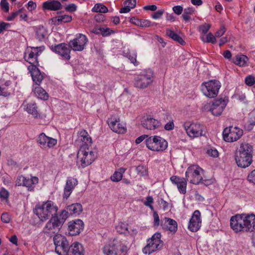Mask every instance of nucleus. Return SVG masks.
<instances>
[{
  "label": "nucleus",
  "mask_w": 255,
  "mask_h": 255,
  "mask_svg": "<svg viewBox=\"0 0 255 255\" xmlns=\"http://www.w3.org/2000/svg\"><path fill=\"white\" fill-rule=\"evenodd\" d=\"M230 226L236 233L253 232L255 231V215H236L231 217Z\"/></svg>",
  "instance_id": "1"
},
{
  "label": "nucleus",
  "mask_w": 255,
  "mask_h": 255,
  "mask_svg": "<svg viewBox=\"0 0 255 255\" xmlns=\"http://www.w3.org/2000/svg\"><path fill=\"white\" fill-rule=\"evenodd\" d=\"M236 162L238 166L246 168L253 161V147L249 143H242L236 153Z\"/></svg>",
  "instance_id": "2"
},
{
  "label": "nucleus",
  "mask_w": 255,
  "mask_h": 255,
  "mask_svg": "<svg viewBox=\"0 0 255 255\" xmlns=\"http://www.w3.org/2000/svg\"><path fill=\"white\" fill-rule=\"evenodd\" d=\"M58 208L51 201H48L42 205H36L33 210L34 213L41 221L48 220L50 217L56 215Z\"/></svg>",
  "instance_id": "3"
},
{
  "label": "nucleus",
  "mask_w": 255,
  "mask_h": 255,
  "mask_svg": "<svg viewBox=\"0 0 255 255\" xmlns=\"http://www.w3.org/2000/svg\"><path fill=\"white\" fill-rule=\"evenodd\" d=\"M154 81V73L150 69L142 71L134 79V86L137 88L144 89L150 86Z\"/></svg>",
  "instance_id": "4"
},
{
  "label": "nucleus",
  "mask_w": 255,
  "mask_h": 255,
  "mask_svg": "<svg viewBox=\"0 0 255 255\" xmlns=\"http://www.w3.org/2000/svg\"><path fill=\"white\" fill-rule=\"evenodd\" d=\"M97 157V152L90 150L89 147L81 146L77 153V162L84 168L91 164Z\"/></svg>",
  "instance_id": "5"
},
{
  "label": "nucleus",
  "mask_w": 255,
  "mask_h": 255,
  "mask_svg": "<svg viewBox=\"0 0 255 255\" xmlns=\"http://www.w3.org/2000/svg\"><path fill=\"white\" fill-rule=\"evenodd\" d=\"M145 144L148 149L153 151L162 152L168 146L167 142L159 136H150L146 139Z\"/></svg>",
  "instance_id": "6"
},
{
  "label": "nucleus",
  "mask_w": 255,
  "mask_h": 255,
  "mask_svg": "<svg viewBox=\"0 0 255 255\" xmlns=\"http://www.w3.org/2000/svg\"><path fill=\"white\" fill-rule=\"evenodd\" d=\"M161 236L160 233H156L148 239L146 246L143 249V253L149 255L160 249L163 245V242L160 240Z\"/></svg>",
  "instance_id": "7"
},
{
  "label": "nucleus",
  "mask_w": 255,
  "mask_h": 255,
  "mask_svg": "<svg viewBox=\"0 0 255 255\" xmlns=\"http://www.w3.org/2000/svg\"><path fill=\"white\" fill-rule=\"evenodd\" d=\"M203 170L199 166L193 165L189 166L186 172V179L191 183L198 184L203 179Z\"/></svg>",
  "instance_id": "8"
},
{
  "label": "nucleus",
  "mask_w": 255,
  "mask_h": 255,
  "mask_svg": "<svg viewBox=\"0 0 255 255\" xmlns=\"http://www.w3.org/2000/svg\"><path fill=\"white\" fill-rule=\"evenodd\" d=\"M220 87L219 81L213 80L203 83L201 85V90L206 97L214 98L218 95Z\"/></svg>",
  "instance_id": "9"
},
{
  "label": "nucleus",
  "mask_w": 255,
  "mask_h": 255,
  "mask_svg": "<svg viewBox=\"0 0 255 255\" xmlns=\"http://www.w3.org/2000/svg\"><path fill=\"white\" fill-rule=\"evenodd\" d=\"M55 252L59 255H67L69 243L66 238L61 234H57L53 238Z\"/></svg>",
  "instance_id": "10"
},
{
  "label": "nucleus",
  "mask_w": 255,
  "mask_h": 255,
  "mask_svg": "<svg viewBox=\"0 0 255 255\" xmlns=\"http://www.w3.org/2000/svg\"><path fill=\"white\" fill-rule=\"evenodd\" d=\"M243 134L242 129L236 127H229L224 129L223 136L226 141L232 142L238 140Z\"/></svg>",
  "instance_id": "11"
},
{
  "label": "nucleus",
  "mask_w": 255,
  "mask_h": 255,
  "mask_svg": "<svg viewBox=\"0 0 255 255\" xmlns=\"http://www.w3.org/2000/svg\"><path fill=\"white\" fill-rule=\"evenodd\" d=\"M62 227L61 222H58L54 217H52L43 228V233L47 237H52L58 233Z\"/></svg>",
  "instance_id": "12"
},
{
  "label": "nucleus",
  "mask_w": 255,
  "mask_h": 255,
  "mask_svg": "<svg viewBox=\"0 0 255 255\" xmlns=\"http://www.w3.org/2000/svg\"><path fill=\"white\" fill-rule=\"evenodd\" d=\"M183 126L187 134L190 137H197L203 134V126L199 123L186 122Z\"/></svg>",
  "instance_id": "13"
},
{
  "label": "nucleus",
  "mask_w": 255,
  "mask_h": 255,
  "mask_svg": "<svg viewBox=\"0 0 255 255\" xmlns=\"http://www.w3.org/2000/svg\"><path fill=\"white\" fill-rule=\"evenodd\" d=\"M227 100L222 98L215 100L207 106L206 109L215 116H220L227 106Z\"/></svg>",
  "instance_id": "14"
},
{
  "label": "nucleus",
  "mask_w": 255,
  "mask_h": 255,
  "mask_svg": "<svg viewBox=\"0 0 255 255\" xmlns=\"http://www.w3.org/2000/svg\"><path fill=\"white\" fill-rule=\"evenodd\" d=\"M88 39L86 35L78 34L76 37L69 42V47L74 51H82L86 47Z\"/></svg>",
  "instance_id": "15"
},
{
  "label": "nucleus",
  "mask_w": 255,
  "mask_h": 255,
  "mask_svg": "<svg viewBox=\"0 0 255 255\" xmlns=\"http://www.w3.org/2000/svg\"><path fill=\"white\" fill-rule=\"evenodd\" d=\"M37 142L41 148L46 149L52 148L57 144V139L49 137L42 132L40 133L37 138Z\"/></svg>",
  "instance_id": "16"
},
{
  "label": "nucleus",
  "mask_w": 255,
  "mask_h": 255,
  "mask_svg": "<svg viewBox=\"0 0 255 255\" xmlns=\"http://www.w3.org/2000/svg\"><path fill=\"white\" fill-rule=\"evenodd\" d=\"M107 123L110 128L114 132L118 133H124L126 132L127 128L126 124H121L119 120L114 117H111L108 119Z\"/></svg>",
  "instance_id": "17"
},
{
  "label": "nucleus",
  "mask_w": 255,
  "mask_h": 255,
  "mask_svg": "<svg viewBox=\"0 0 255 255\" xmlns=\"http://www.w3.org/2000/svg\"><path fill=\"white\" fill-rule=\"evenodd\" d=\"M84 223L80 219L70 221L68 223V234L70 236H76L83 230Z\"/></svg>",
  "instance_id": "18"
},
{
  "label": "nucleus",
  "mask_w": 255,
  "mask_h": 255,
  "mask_svg": "<svg viewBox=\"0 0 255 255\" xmlns=\"http://www.w3.org/2000/svg\"><path fill=\"white\" fill-rule=\"evenodd\" d=\"M31 48L32 50L28 53V57L26 55H25V59L29 64H38L39 61L37 57L39 53L44 51L45 46L31 47Z\"/></svg>",
  "instance_id": "19"
},
{
  "label": "nucleus",
  "mask_w": 255,
  "mask_h": 255,
  "mask_svg": "<svg viewBox=\"0 0 255 255\" xmlns=\"http://www.w3.org/2000/svg\"><path fill=\"white\" fill-rule=\"evenodd\" d=\"M200 216L199 211L196 210L194 212L188 225V229L191 232H196L200 229L201 225Z\"/></svg>",
  "instance_id": "20"
},
{
  "label": "nucleus",
  "mask_w": 255,
  "mask_h": 255,
  "mask_svg": "<svg viewBox=\"0 0 255 255\" xmlns=\"http://www.w3.org/2000/svg\"><path fill=\"white\" fill-rule=\"evenodd\" d=\"M28 70L31 74L34 83L36 85L40 86L43 80V77L36 65H29Z\"/></svg>",
  "instance_id": "21"
},
{
  "label": "nucleus",
  "mask_w": 255,
  "mask_h": 255,
  "mask_svg": "<svg viewBox=\"0 0 255 255\" xmlns=\"http://www.w3.org/2000/svg\"><path fill=\"white\" fill-rule=\"evenodd\" d=\"M141 125L143 128L149 130H154L158 128L160 125V122L150 117L143 118L141 121Z\"/></svg>",
  "instance_id": "22"
},
{
  "label": "nucleus",
  "mask_w": 255,
  "mask_h": 255,
  "mask_svg": "<svg viewBox=\"0 0 255 255\" xmlns=\"http://www.w3.org/2000/svg\"><path fill=\"white\" fill-rule=\"evenodd\" d=\"M52 49L54 51L61 55L63 58L67 60L70 59L71 48L69 45L61 43L55 46Z\"/></svg>",
  "instance_id": "23"
},
{
  "label": "nucleus",
  "mask_w": 255,
  "mask_h": 255,
  "mask_svg": "<svg viewBox=\"0 0 255 255\" xmlns=\"http://www.w3.org/2000/svg\"><path fill=\"white\" fill-rule=\"evenodd\" d=\"M170 180L173 184L177 186L180 193L185 194L186 193L187 179L186 178L172 176L170 177Z\"/></svg>",
  "instance_id": "24"
},
{
  "label": "nucleus",
  "mask_w": 255,
  "mask_h": 255,
  "mask_svg": "<svg viewBox=\"0 0 255 255\" xmlns=\"http://www.w3.org/2000/svg\"><path fill=\"white\" fill-rule=\"evenodd\" d=\"M77 184L78 181L76 178L68 177L64 187L63 197L67 199Z\"/></svg>",
  "instance_id": "25"
},
{
  "label": "nucleus",
  "mask_w": 255,
  "mask_h": 255,
  "mask_svg": "<svg viewBox=\"0 0 255 255\" xmlns=\"http://www.w3.org/2000/svg\"><path fill=\"white\" fill-rule=\"evenodd\" d=\"M42 7L43 10L57 11L62 8V5L57 0H48L43 3Z\"/></svg>",
  "instance_id": "26"
},
{
  "label": "nucleus",
  "mask_w": 255,
  "mask_h": 255,
  "mask_svg": "<svg viewBox=\"0 0 255 255\" xmlns=\"http://www.w3.org/2000/svg\"><path fill=\"white\" fill-rule=\"evenodd\" d=\"M78 141L82 142V144H80V147L81 146L89 147L92 143V139L85 129H82L78 132Z\"/></svg>",
  "instance_id": "27"
},
{
  "label": "nucleus",
  "mask_w": 255,
  "mask_h": 255,
  "mask_svg": "<svg viewBox=\"0 0 255 255\" xmlns=\"http://www.w3.org/2000/svg\"><path fill=\"white\" fill-rule=\"evenodd\" d=\"M164 223L162 224V226L164 229L173 233L177 231V223L175 220L166 217L164 219Z\"/></svg>",
  "instance_id": "28"
},
{
  "label": "nucleus",
  "mask_w": 255,
  "mask_h": 255,
  "mask_svg": "<svg viewBox=\"0 0 255 255\" xmlns=\"http://www.w3.org/2000/svg\"><path fill=\"white\" fill-rule=\"evenodd\" d=\"M37 109L38 107L35 102H31L24 105V109L28 114L31 115L35 118L40 117Z\"/></svg>",
  "instance_id": "29"
},
{
  "label": "nucleus",
  "mask_w": 255,
  "mask_h": 255,
  "mask_svg": "<svg viewBox=\"0 0 255 255\" xmlns=\"http://www.w3.org/2000/svg\"><path fill=\"white\" fill-rule=\"evenodd\" d=\"M32 92L34 93L35 95L39 99L43 100H47L48 99L49 96L46 91L39 86H32Z\"/></svg>",
  "instance_id": "30"
},
{
  "label": "nucleus",
  "mask_w": 255,
  "mask_h": 255,
  "mask_svg": "<svg viewBox=\"0 0 255 255\" xmlns=\"http://www.w3.org/2000/svg\"><path fill=\"white\" fill-rule=\"evenodd\" d=\"M36 38L40 41H44L47 37L48 31L45 27L39 25L35 29Z\"/></svg>",
  "instance_id": "31"
},
{
  "label": "nucleus",
  "mask_w": 255,
  "mask_h": 255,
  "mask_svg": "<svg viewBox=\"0 0 255 255\" xmlns=\"http://www.w3.org/2000/svg\"><path fill=\"white\" fill-rule=\"evenodd\" d=\"M72 19L71 16L65 14L54 17L51 19V20L55 25H59L62 23L69 22Z\"/></svg>",
  "instance_id": "32"
},
{
  "label": "nucleus",
  "mask_w": 255,
  "mask_h": 255,
  "mask_svg": "<svg viewBox=\"0 0 255 255\" xmlns=\"http://www.w3.org/2000/svg\"><path fill=\"white\" fill-rule=\"evenodd\" d=\"M67 210H69L70 215H79L82 212L83 208L81 204L75 203L67 206Z\"/></svg>",
  "instance_id": "33"
},
{
  "label": "nucleus",
  "mask_w": 255,
  "mask_h": 255,
  "mask_svg": "<svg viewBox=\"0 0 255 255\" xmlns=\"http://www.w3.org/2000/svg\"><path fill=\"white\" fill-rule=\"evenodd\" d=\"M166 34L172 40L175 41L181 45H184L185 43V42L182 38V37L171 29H167L166 30Z\"/></svg>",
  "instance_id": "34"
},
{
  "label": "nucleus",
  "mask_w": 255,
  "mask_h": 255,
  "mask_svg": "<svg viewBox=\"0 0 255 255\" xmlns=\"http://www.w3.org/2000/svg\"><path fill=\"white\" fill-rule=\"evenodd\" d=\"M38 178L35 176H32L30 178L25 177L23 186L27 187L29 191L33 190L34 185L38 183Z\"/></svg>",
  "instance_id": "35"
},
{
  "label": "nucleus",
  "mask_w": 255,
  "mask_h": 255,
  "mask_svg": "<svg viewBox=\"0 0 255 255\" xmlns=\"http://www.w3.org/2000/svg\"><path fill=\"white\" fill-rule=\"evenodd\" d=\"M69 215H70V214L69 210H67L66 207V209L63 210L59 216L56 214V215L54 216V217L58 221V222H61V225L63 226Z\"/></svg>",
  "instance_id": "36"
},
{
  "label": "nucleus",
  "mask_w": 255,
  "mask_h": 255,
  "mask_svg": "<svg viewBox=\"0 0 255 255\" xmlns=\"http://www.w3.org/2000/svg\"><path fill=\"white\" fill-rule=\"evenodd\" d=\"M126 168H121L118 171H115L114 174L111 176V179L114 182H118L120 181L122 177L123 173L126 171Z\"/></svg>",
  "instance_id": "37"
},
{
  "label": "nucleus",
  "mask_w": 255,
  "mask_h": 255,
  "mask_svg": "<svg viewBox=\"0 0 255 255\" xmlns=\"http://www.w3.org/2000/svg\"><path fill=\"white\" fill-rule=\"evenodd\" d=\"M103 253L105 255H117L114 245H107L103 248Z\"/></svg>",
  "instance_id": "38"
},
{
  "label": "nucleus",
  "mask_w": 255,
  "mask_h": 255,
  "mask_svg": "<svg viewBox=\"0 0 255 255\" xmlns=\"http://www.w3.org/2000/svg\"><path fill=\"white\" fill-rule=\"evenodd\" d=\"M195 12V9L193 7H187L184 9L182 17L185 21H188L190 19V15Z\"/></svg>",
  "instance_id": "39"
},
{
  "label": "nucleus",
  "mask_w": 255,
  "mask_h": 255,
  "mask_svg": "<svg viewBox=\"0 0 255 255\" xmlns=\"http://www.w3.org/2000/svg\"><path fill=\"white\" fill-rule=\"evenodd\" d=\"M116 229L120 234H125L128 231V223L126 222H120L116 226Z\"/></svg>",
  "instance_id": "40"
},
{
  "label": "nucleus",
  "mask_w": 255,
  "mask_h": 255,
  "mask_svg": "<svg viewBox=\"0 0 255 255\" xmlns=\"http://www.w3.org/2000/svg\"><path fill=\"white\" fill-rule=\"evenodd\" d=\"M236 61L234 62H237L238 64H247L249 62V58L244 54H238L235 56Z\"/></svg>",
  "instance_id": "41"
},
{
  "label": "nucleus",
  "mask_w": 255,
  "mask_h": 255,
  "mask_svg": "<svg viewBox=\"0 0 255 255\" xmlns=\"http://www.w3.org/2000/svg\"><path fill=\"white\" fill-rule=\"evenodd\" d=\"M93 10L96 12L106 13L108 11V8L103 4L97 3L95 5Z\"/></svg>",
  "instance_id": "42"
},
{
  "label": "nucleus",
  "mask_w": 255,
  "mask_h": 255,
  "mask_svg": "<svg viewBox=\"0 0 255 255\" xmlns=\"http://www.w3.org/2000/svg\"><path fill=\"white\" fill-rule=\"evenodd\" d=\"M245 82L248 86H252L255 84V78L252 75H248L245 78Z\"/></svg>",
  "instance_id": "43"
},
{
  "label": "nucleus",
  "mask_w": 255,
  "mask_h": 255,
  "mask_svg": "<svg viewBox=\"0 0 255 255\" xmlns=\"http://www.w3.org/2000/svg\"><path fill=\"white\" fill-rule=\"evenodd\" d=\"M136 170L137 174L140 176H143L147 174V170L145 167L142 165H139L136 167Z\"/></svg>",
  "instance_id": "44"
},
{
  "label": "nucleus",
  "mask_w": 255,
  "mask_h": 255,
  "mask_svg": "<svg viewBox=\"0 0 255 255\" xmlns=\"http://www.w3.org/2000/svg\"><path fill=\"white\" fill-rule=\"evenodd\" d=\"M153 25L154 24H152L149 20L140 19L138 26L141 27H149Z\"/></svg>",
  "instance_id": "45"
},
{
  "label": "nucleus",
  "mask_w": 255,
  "mask_h": 255,
  "mask_svg": "<svg viewBox=\"0 0 255 255\" xmlns=\"http://www.w3.org/2000/svg\"><path fill=\"white\" fill-rule=\"evenodd\" d=\"M25 180V177L22 175L18 176L15 181V186H23Z\"/></svg>",
  "instance_id": "46"
},
{
  "label": "nucleus",
  "mask_w": 255,
  "mask_h": 255,
  "mask_svg": "<svg viewBox=\"0 0 255 255\" xmlns=\"http://www.w3.org/2000/svg\"><path fill=\"white\" fill-rule=\"evenodd\" d=\"M99 30L103 36L109 35V34H110L111 31H113V30H111L109 28H105L103 27H100L99 29Z\"/></svg>",
  "instance_id": "47"
},
{
  "label": "nucleus",
  "mask_w": 255,
  "mask_h": 255,
  "mask_svg": "<svg viewBox=\"0 0 255 255\" xmlns=\"http://www.w3.org/2000/svg\"><path fill=\"white\" fill-rule=\"evenodd\" d=\"M206 41L207 42H210L212 43H215L216 42V39L215 35H213L212 33H209L207 35L206 37Z\"/></svg>",
  "instance_id": "48"
},
{
  "label": "nucleus",
  "mask_w": 255,
  "mask_h": 255,
  "mask_svg": "<svg viewBox=\"0 0 255 255\" xmlns=\"http://www.w3.org/2000/svg\"><path fill=\"white\" fill-rule=\"evenodd\" d=\"M1 220L3 223H8L10 221V217L7 213H3L1 215Z\"/></svg>",
  "instance_id": "49"
},
{
  "label": "nucleus",
  "mask_w": 255,
  "mask_h": 255,
  "mask_svg": "<svg viewBox=\"0 0 255 255\" xmlns=\"http://www.w3.org/2000/svg\"><path fill=\"white\" fill-rule=\"evenodd\" d=\"M0 196L3 199H7L9 196V192L4 188H2L0 190Z\"/></svg>",
  "instance_id": "50"
},
{
  "label": "nucleus",
  "mask_w": 255,
  "mask_h": 255,
  "mask_svg": "<svg viewBox=\"0 0 255 255\" xmlns=\"http://www.w3.org/2000/svg\"><path fill=\"white\" fill-rule=\"evenodd\" d=\"M65 9L67 11L73 12L76 10L77 6L74 3H71V4L67 5L65 7Z\"/></svg>",
  "instance_id": "51"
},
{
  "label": "nucleus",
  "mask_w": 255,
  "mask_h": 255,
  "mask_svg": "<svg viewBox=\"0 0 255 255\" xmlns=\"http://www.w3.org/2000/svg\"><path fill=\"white\" fill-rule=\"evenodd\" d=\"M210 28V25L208 24H205L202 25H201L200 28L199 30L201 32H202L203 34H206L208 32V30H209Z\"/></svg>",
  "instance_id": "52"
},
{
  "label": "nucleus",
  "mask_w": 255,
  "mask_h": 255,
  "mask_svg": "<svg viewBox=\"0 0 255 255\" xmlns=\"http://www.w3.org/2000/svg\"><path fill=\"white\" fill-rule=\"evenodd\" d=\"M163 14V11L162 10H158V11L153 13L151 15V17L154 19H158L162 16Z\"/></svg>",
  "instance_id": "53"
},
{
  "label": "nucleus",
  "mask_w": 255,
  "mask_h": 255,
  "mask_svg": "<svg viewBox=\"0 0 255 255\" xmlns=\"http://www.w3.org/2000/svg\"><path fill=\"white\" fill-rule=\"evenodd\" d=\"M208 155L211 157H216L218 156V151L215 149H210L207 151Z\"/></svg>",
  "instance_id": "54"
},
{
  "label": "nucleus",
  "mask_w": 255,
  "mask_h": 255,
  "mask_svg": "<svg viewBox=\"0 0 255 255\" xmlns=\"http://www.w3.org/2000/svg\"><path fill=\"white\" fill-rule=\"evenodd\" d=\"M0 6L1 8L4 9L6 12L9 11V4L6 0H1Z\"/></svg>",
  "instance_id": "55"
},
{
  "label": "nucleus",
  "mask_w": 255,
  "mask_h": 255,
  "mask_svg": "<svg viewBox=\"0 0 255 255\" xmlns=\"http://www.w3.org/2000/svg\"><path fill=\"white\" fill-rule=\"evenodd\" d=\"M173 11L177 15H180L183 11V7L181 5L174 6L172 8Z\"/></svg>",
  "instance_id": "56"
},
{
  "label": "nucleus",
  "mask_w": 255,
  "mask_h": 255,
  "mask_svg": "<svg viewBox=\"0 0 255 255\" xmlns=\"http://www.w3.org/2000/svg\"><path fill=\"white\" fill-rule=\"evenodd\" d=\"M153 216L154 218V225L155 226H158L159 225L160 220L157 212H153Z\"/></svg>",
  "instance_id": "57"
},
{
  "label": "nucleus",
  "mask_w": 255,
  "mask_h": 255,
  "mask_svg": "<svg viewBox=\"0 0 255 255\" xmlns=\"http://www.w3.org/2000/svg\"><path fill=\"white\" fill-rule=\"evenodd\" d=\"M249 121L251 125H255V110L250 113Z\"/></svg>",
  "instance_id": "58"
},
{
  "label": "nucleus",
  "mask_w": 255,
  "mask_h": 255,
  "mask_svg": "<svg viewBox=\"0 0 255 255\" xmlns=\"http://www.w3.org/2000/svg\"><path fill=\"white\" fill-rule=\"evenodd\" d=\"M248 179L250 182L255 184V169L249 174Z\"/></svg>",
  "instance_id": "59"
},
{
  "label": "nucleus",
  "mask_w": 255,
  "mask_h": 255,
  "mask_svg": "<svg viewBox=\"0 0 255 255\" xmlns=\"http://www.w3.org/2000/svg\"><path fill=\"white\" fill-rule=\"evenodd\" d=\"M225 31L226 29L225 27L222 26L220 29L215 33V36L217 37H220L225 33Z\"/></svg>",
  "instance_id": "60"
},
{
  "label": "nucleus",
  "mask_w": 255,
  "mask_h": 255,
  "mask_svg": "<svg viewBox=\"0 0 255 255\" xmlns=\"http://www.w3.org/2000/svg\"><path fill=\"white\" fill-rule=\"evenodd\" d=\"M36 7V4L32 1H29L27 3V9L30 11H32Z\"/></svg>",
  "instance_id": "61"
},
{
  "label": "nucleus",
  "mask_w": 255,
  "mask_h": 255,
  "mask_svg": "<svg viewBox=\"0 0 255 255\" xmlns=\"http://www.w3.org/2000/svg\"><path fill=\"white\" fill-rule=\"evenodd\" d=\"M148 137V135H146V134H143L140 136H139L138 137H137L136 139H135V143L136 144H139L140 143H141L143 140H144L145 139H146V138H147Z\"/></svg>",
  "instance_id": "62"
},
{
  "label": "nucleus",
  "mask_w": 255,
  "mask_h": 255,
  "mask_svg": "<svg viewBox=\"0 0 255 255\" xmlns=\"http://www.w3.org/2000/svg\"><path fill=\"white\" fill-rule=\"evenodd\" d=\"M136 4V0H128V12L130 11L131 8H133L135 7Z\"/></svg>",
  "instance_id": "63"
},
{
  "label": "nucleus",
  "mask_w": 255,
  "mask_h": 255,
  "mask_svg": "<svg viewBox=\"0 0 255 255\" xmlns=\"http://www.w3.org/2000/svg\"><path fill=\"white\" fill-rule=\"evenodd\" d=\"M174 125L173 121L167 123L164 126V128L166 130H170L173 129Z\"/></svg>",
  "instance_id": "64"
}]
</instances>
